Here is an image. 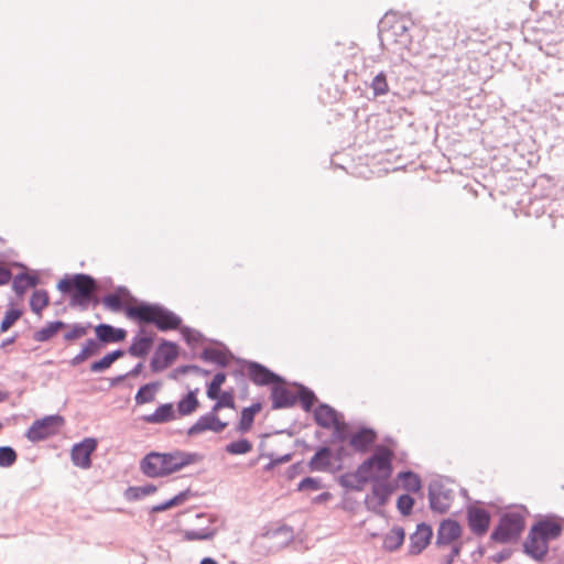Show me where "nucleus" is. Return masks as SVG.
Instances as JSON below:
<instances>
[{
  "label": "nucleus",
  "instance_id": "47",
  "mask_svg": "<svg viewBox=\"0 0 564 564\" xmlns=\"http://www.w3.org/2000/svg\"><path fill=\"white\" fill-rule=\"evenodd\" d=\"M225 449L231 455H243L252 449V443L247 438H239L227 444Z\"/></svg>",
  "mask_w": 564,
  "mask_h": 564
},
{
  "label": "nucleus",
  "instance_id": "57",
  "mask_svg": "<svg viewBox=\"0 0 564 564\" xmlns=\"http://www.w3.org/2000/svg\"><path fill=\"white\" fill-rule=\"evenodd\" d=\"M322 489L321 480L318 478L305 477L297 485V490H319Z\"/></svg>",
  "mask_w": 564,
  "mask_h": 564
},
{
  "label": "nucleus",
  "instance_id": "16",
  "mask_svg": "<svg viewBox=\"0 0 564 564\" xmlns=\"http://www.w3.org/2000/svg\"><path fill=\"white\" fill-rule=\"evenodd\" d=\"M227 425L228 423L221 421L217 415L204 414L187 430V435L195 436L206 431L221 433Z\"/></svg>",
  "mask_w": 564,
  "mask_h": 564
},
{
  "label": "nucleus",
  "instance_id": "58",
  "mask_svg": "<svg viewBox=\"0 0 564 564\" xmlns=\"http://www.w3.org/2000/svg\"><path fill=\"white\" fill-rule=\"evenodd\" d=\"M216 400L219 403V406L228 409L236 408L234 394L230 391H223Z\"/></svg>",
  "mask_w": 564,
  "mask_h": 564
},
{
  "label": "nucleus",
  "instance_id": "41",
  "mask_svg": "<svg viewBox=\"0 0 564 564\" xmlns=\"http://www.w3.org/2000/svg\"><path fill=\"white\" fill-rule=\"evenodd\" d=\"M416 497L422 499L425 496H397V509L402 517H409L413 513Z\"/></svg>",
  "mask_w": 564,
  "mask_h": 564
},
{
  "label": "nucleus",
  "instance_id": "62",
  "mask_svg": "<svg viewBox=\"0 0 564 564\" xmlns=\"http://www.w3.org/2000/svg\"><path fill=\"white\" fill-rule=\"evenodd\" d=\"M12 279V272L9 268L0 265V286L8 284Z\"/></svg>",
  "mask_w": 564,
  "mask_h": 564
},
{
  "label": "nucleus",
  "instance_id": "46",
  "mask_svg": "<svg viewBox=\"0 0 564 564\" xmlns=\"http://www.w3.org/2000/svg\"><path fill=\"white\" fill-rule=\"evenodd\" d=\"M192 496H172L170 499L164 500L161 503L152 506L150 513H156L161 511H165L173 507L181 506L185 501H187Z\"/></svg>",
  "mask_w": 564,
  "mask_h": 564
},
{
  "label": "nucleus",
  "instance_id": "60",
  "mask_svg": "<svg viewBox=\"0 0 564 564\" xmlns=\"http://www.w3.org/2000/svg\"><path fill=\"white\" fill-rule=\"evenodd\" d=\"M511 555H512V550L509 547H505V549L500 550L499 552H497L496 554L490 555L488 557V560L495 562L496 564H500V563L507 561L508 558H510Z\"/></svg>",
  "mask_w": 564,
  "mask_h": 564
},
{
  "label": "nucleus",
  "instance_id": "2",
  "mask_svg": "<svg viewBox=\"0 0 564 564\" xmlns=\"http://www.w3.org/2000/svg\"><path fill=\"white\" fill-rule=\"evenodd\" d=\"M200 459L197 453L174 451L170 453L150 452L140 463L142 473L149 477H162L194 464Z\"/></svg>",
  "mask_w": 564,
  "mask_h": 564
},
{
  "label": "nucleus",
  "instance_id": "25",
  "mask_svg": "<svg viewBox=\"0 0 564 564\" xmlns=\"http://www.w3.org/2000/svg\"><path fill=\"white\" fill-rule=\"evenodd\" d=\"M532 189L541 198L552 197L556 191V180L554 176L541 174L534 180Z\"/></svg>",
  "mask_w": 564,
  "mask_h": 564
},
{
  "label": "nucleus",
  "instance_id": "49",
  "mask_svg": "<svg viewBox=\"0 0 564 564\" xmlns=\"http://www.w3.org/2000/svg\"><path fill=\"white\" fill-rule=\"evenodd\" d=\"M17 458V452L11 446H0V467L12 466Z\"/></svg>",
  "mask_w": 564,
  "mask_h": 564
},
{
  "label": "nucleus",
  "instance_id": "42",
  "mask_svg": "<svg viewBox=\"0 0 564 564\" xmlns=\"http://www.w3.org/2000/svg\"><path fill=\"white\" fill-rule=\"evenodd\" d=\"M226 373L223 371L217 372L212 381L207 384L206 394L210 400H216L221 393V386L226 381Z\"/></svg>",
  "mask_w": 564,
  "mask_h": 564
},
{
  "label": "nucleus",
  "instance_id": "29",
  "mask_svg": "<svg viewBox=\"0 0 564 564\" xmlns=\"http://www.w3.org/2000/svg\"><path fill=\"white\" fill-rule=\"evenodd\" d=\"M397 480L406 494H421L422 480L420 476L412 470H404L398 474Z\"/></svg>",
  "mask_w": 564,
  "mask_h": 564
},
{
  "label": "nucleus",
  "instance_id": "59",
  "mask_svg": "<svg viewBox=\"0 0 564 564\" xmlns=\"http://www.w3.org/2000/svg\"><path fill=\"white\" fill-rule=\"evenodd\" d=\"M175 371H177L180 373H187V372L192 371V372H196L202 376H209V373H210L208 370L200 368L197 365H183V366L177 367Z\"/></svg>",
  "mask_w": 564,
  "mask_h": 564
},
{
  "label": "nucleus",
  "instance_id": "43",
  "mask_svg": "<svg viewBox=\"0 0 564 564\" xmlns=\"http://www.w3.org/2000/svg\"><path fill=\"white\" fill-rule=\"evenodd\" d=\"M23 312L20 308L11 306L6 312L1 323H0V333L8 332L22 316Z\"/></svg>",
  "mask_w": 564,
  "mask_h": 564
},
{
  "label": "nucleus",
  "instance_id": "64",
  "mask_svg": "<svg viewBox=\"0 0 564 564\" xmlns=\"http://www.w3.org/2000/svg\"><path fill=\"white\" fill-rule=\"evenodd\" d=\"M486 553V549L482 544H479L470 554L473 562L477 563Z\"/></svg>",
  "mask_w": 564,
  "mask_h": 564
},
{
  "label": "nucleus",
  "instance_id": "8",
  "mask_svg": "<svg viewBox=\"0 0 564 564\" xmlns=\"http://www.w3.org/2000/svg\"><path fill=\"white\" fill-rule=\"evenodd\" d=\"M522 553L538 563L545 562L550 542L535 531V527H530L529 533L521 544Z\"/></svg>",
  "mask_w": 564,
  "mask_h": 564
},
{
  "label": "nucleus",
  "instance_id": "38",
  "mask_svg": "<svg viewBox=\"0 0 564 564\" xmlns=\"http://www.w3.org/2000/svg\"><path fill=\"white\" fill-rule=\"evenodd\" d=\"M429 498L430 509L437 514H445L454 496H426Z\"/></svg>",
  "mask_w": 564,
  "mask_h": 564
},
{
  "label": "nucleus",
  "instance_id": "6",
  "mask_svg": "<svg viewBox=\"0 0 564 564\" xmlns=\"http://www.w3.org/2000/svg\"><path fill=\"white\" fill-rule=\"evenodd\" d=\"M469 503L466 506V520L470 532L476 536H484L490 527L491 513L480 500L471 501L470 496H463Z\"/></svg>",
  "mask_w": 564,
  "mask_h": 564
},
{
  "label": "nucleus",
  "instance_id": "5",
  "mask_svg": "<svg viewBox=\"0 0 564 564\" xmlns=\"http://www.w3.org/2000/svg\"><path fill=\"white\" fill-rule=\"evenodd\" d=\"M529 514L524 505H517L503 511L490 532V541L501 544L516 543L525 528V517Z\"/></svg>",
  "mask_w": 564,
  "mask_h": 564
},
{
  "label": "nucleus",
  "instance_id": "3",
  "mask_svg": "<svg viewBox=\"0 0 564 564\" xmlns=\"http://www.w3.org/2000/svg\"><path fill=\"white\" fill-rule=\"evenodd\" d=\"M57 290L69 296V305L79 307L82 311L88 308L93 303L97 305L99 299L96 293L99 289L97 280L86 273H76L74 275H65L56 285Z\"/></svg>",
  "mask_w": 564,
  "mask_h": 564
},
{
  "label": "nucleus",
  "instance_id": "31",
  "mask_svg": "<svg viewBox=\"0 0 564 564\" xmlns=\"http://www.w3.org/2000/svg\"><path fill=\"white\" fill-rule=\"evenodd\" d=\"M39 283V275L22 272L13 278L12 289L17 295L21 296L25 293L28 288H35Z\"/></svg>",
  "mask_w": 564,
  "mask_h": 564
},
{
  "label": "nucleus",
  "instance_id": "44",
  "mask_svg": "<svg viewBox=\"0 0 564 564\" xmlns=\"http://www.w3.org/2000/svg\"><path fill=\"white\" fill-rule=\"evenodd\" d=\"M90 327L91 324L89 322L75 323L70 326V329L64 334L63 338L65 341H75L85 336Z\"/></svg>",
  "mask_w": 564,
  "mask_h": 564
},
{
  "label": "nucleus",
  "instance_id": "45",
  "mask_svg": "<svg viewBox=\"0 0 564 564\" xmlns=\"http://www.w3.org/2000/svg\"><path fill=\"white\" fill-rule=\"evenodd\" d=\"M370 87L375 97L384 96L389 91L387 75L384 72H379L371 80Z\"/></svg>",
  "mask_w": 564,
  "mask_h": 564
},
{
  "label": "nucleus",
  "instance_id": "56",
  "mask_svg": "<svg viewBox=\"0 0 564 564\" xmlns=\"http://www.w3.org/2000/svg\"><path fill=\"white\" fill-rule=\"evenodd\" d=\"M359 502L355 499V496H341V500L336 505V508H340L347 512L355 513Z\"/></svg>",
  "mask_w": 564,
  "mask_h": 564
},
{
  "label": "nucleus",
  "instance_id": "63",
  "mask_svg": "<svg viewBox=\"0 0 564 564\" xmlns=\"http://www.w3.org/2000/svg\"><path fill=\"white\" fill-rule=\"evenodd\" d=\"M113 294H117V296H119V297L122 296V297H127L133 302H137V300L130 294V291L123 285L118 286Z\"/></svg>",
  "mask_w": 564,
  "mask_h": 564
},
{
  "label": "nucleus",
  "instance_id": "4",
  "mask_svg": "<svg viewBox=\"0 0 564 564\" xmlns=\"http://www.w3.org/2000/svg\"><path fill=\"white\" fill-rule=\"evenodd\" d=\"M126 315L140 324H152L160 332L176 330L183 326L181 316L159 303L141 301L126 307Z\"/></svg>",
  "mask_w": 564,
  "mask_h": 564
},
{
  "label": "nucleus",
  "instance_id": "23",
  "mask_svg": "<svg viewBox=\"0 0 564 564\" xmlns=\"http://www.w3.org/2000/svg\"><path fill=\"white\" fill-rule=\"evenodd\" d=\"M176 417L173 403L160 404L151 414L142 416V421L149 424H164Z\"/></svg>",
  "mask_w": 564,
  "mask_h": 564
},
{
  "label": "nucleus",
  "instance_id": "35",
  "mask_svg": "<svg viewBox=\"0 0 564 564\" xmlns=\"http://www.w3.org/2000/svg\"><path fill=\"white\" fill-rule=\"evenodd\" d=\"M295 386L297 387V393H295L297 401L305 412H310L315 402H317L316 394L304 384L295 383Z\"/></svg>",
  "mask_w": 564,
  "mask_h": 564
},
{
  "label": "nucleus",
  "instance_id": "15",
  "mask_svg": "<svg viewBox=\"0 0 564 564\" xmlns=\"http://www.w3.org/2000/svg\"><path fill=\"white\" fill-rule=\"evenodd\" d=\"M97 448V440L94 437H86L82 442L73 445L70 451V458L74 466L87 469L91 466V454Z\"/></svg>",
  "mask_w": 564,
  "mask_h": 564
},
{
  "label": "nucleus",
  "instance_id": "12",
  "mask_svg": "<svg viewBox=\"0 0 564 564\" xmlns=\"http://www.w3.org/2000/svg\"><path fill=\"white\" fill-rule=\"evenodd\" d=\"M177 356V344L163 339L151 358L150 368L153 372H161L169 368L175 361Z\"/></svg>",
  "mask_w": 564,
  "mask_h": 564
},
{
  "label": "nucleus",
  "instance_id": "14",
  "mask_svg": "<svg viewBox=\"0 0 564 564\" xmlns=\"http://www.w3.org/2000/svg\"><path fill=\"white\" fill-rule=\"evenodd\" d=\"M531 527H535V531L549 542L563 533L562 518L554 513L541 516Z\"/></svg>",
  "mask_w": 564,
  "mask_h": 564
},
{
  "label": "nucleus",
  "instance_id": "36",
  "mask_svg": "<svg viewBox=\"0 0 564 564\" xmlns=\"http://www.w3.org/2000/svg\"><path fill=\"white\" fill-rule=\"evenodd\" d=\"M217 530L214 528L205 527L198 530H184L183 531V540L184 541H210L216 535Z\"/></svg>",
  "mask_w": 564,
  "mask_h": 564
},
{
  "label": "nucleus",
  "instance_id": "20",
  "mask_svg": "<svg viewBox=\"0 0 564 564\" xmlns=\"http://www.w3.org/2000/svg\"><path fill=\"white\" fill-rule=\"evenodd\" d=\"M95 334L105 346L111 343H121L127 337L124 328L115 327L110 324L100 323L95 327Z\"/></svg>",
  "mask_w": 564,
  "mask_h": 564
},
{
  "label": "nucleus",
  "instance_id": "61",
  "mask_svg": "<svg viewBox=\"0 0 564 564\" xmlns=\"http://www.w3.org/2000/svg\"><path fill=\"white\" fill-rule=\"evenodd\" d=\"M155 490V487L145 486V487H128L124 494H152Z\"/></svg>",
  "mask_w": 564,
  "mask_h": 564
},
{
  "label": "nucleus",
  "instance_id": "10",
  "mask_svg": "<svg viewBox=\"0 0 564 564\" xmlns=\"http://www.w3.org/2000/svg\"><path fill=\"white\" fill-rule=\"evenodd\" d=\"M463 534L464 528L458 520L452 517L444 518L437 527L435 546L445 547L456 542H464Z\"/></svg>",
  "mask_w": 564,
  "mask_h": 564
},
{
  "label": "nucleus",
  "instance_id": "28",
  "mask_svg": "<svg viewBox=\"0 0 564 564\" xmlns=\"http://www.w3.org/2000/svg\"><path fill=\"white\" fill-rule=\"evenodd\" d=\"M200 358L204 361L213 362L218 367L226 368L234 356L228 349L219 350L216 348L207 347L204 348L200 352Z\"/></svg>",
  "mask_w": 564,
  "mask_h": 564
},
{
  "label": "nucleus",
  "instance_id": "13",
  "mask_svg": "<svg viewBox=\"0 0 564 564\" xmlns=\"http://www.w3.org/2000/svg\"><path fill=\"white\" fill-rule=\"evenodd\" d=\"M433 534V528L430 523L425 521L417 523L415 531L409 536L408 555H420L431 544Z\"/></svg>",
  "mask_w": 564,
  "mask_h": 564
},
{
  "label": "nucleus",
  "instance_id": "17",
  "mask_svg": "<svg viewBox=\"0 0 564 564\" xmlns=\"http://www.w3.org/2000/svg\"><path fill=\"white\" fill-rule=\"evenodd\" d=\"M272 410L289 409L296 404L297 397L284 383H274L271 387Z\"/></svg>",
  "mask_w": 564,
  "mask_h": 564
},
{
  "label": "nucleus",
  "instance_id": "50",
  "mask_svg": "<svg viewBox=\"0 0 564 564\" xmlns=\"http://www.w3.org/2000/svg\"><path fill=\"white\" fill-rule=\"evenodd\" d=\"M180 332L187 345H194L204 339V336L200 332L193 329L189 326H182Z\"/></svg>",
  "mask_w": 564,
  "mask_h": 564
},
{
  "label": "nucleus",
  "instance_id": "9",
  "mask_svg": "<svg viewBox=\"0 0 564 564\" xmlns=\"http://www.w3.org/2000/svg\"><path fill=\"white\" fill-rule=\"evenodd\" d=\"M248 371L249 379L256 384L260 387L264 386H273L274 383H285V380L280 375L275 373L264 365L246 359H238Z\"/></svg>",
  "mask_w": 564,
  "mask_h": 564
},
{
  "label": "nucleus",
  "instance_id": "11",
  "mask_svg": "<svg viewBox=\"0 0 564 564\" xmlns=\"http://www.w3.org/2000/svg\"><path fill=\"white\" fill-rule=\"evenodd\" d=\"M386 22H381L379 32L380 39L383 42L384 40H393L395 44H398L402 48L411 50V34L410 28L412 26L411 22L405 20H397L393 24H391L388 29L384 26Z\"/></svg>",
  "mask_w": 564,
  "mask_h": 564
},
{
  "label": "nucleus",
  "instance_id": "22",
  "mask_svg": "<svg viewBox=\"0 0 564 564\" xmlns=\"http://www.w3.org/2000/svg\"><path fill=\"white\" fill-rule=\"evenodd\" d=\"M405 530L401 525H393L391 530L383 535L382 549L386 552H397L405 541Z\"/></svg>",
  "mask_w": 564,
  "mask_h": 564
},
{
  "label": "nucleus",
  "instance_id": "52",
  "mask_svg": "<svg viewBox=\"0 0 564 564\" xmlns=\"http://www.w3.org/2000/svg\"><path fill=\"white\" fill-rule=\"evenodd\" d=\"M267 534H270L271 536H278L282 534L288 535L283 542V546H288L294 541L293 528L289 524H281L269 531Z\"/></svg>",
  "mask_w": 564,
  "mask_h": 564
},
{
  "label": "nucleus",
  "instance_id": "24",
  "mask_svg": "<svg viewBox=\"0 0 564 564\" xmlns=\"http://www.w3.org/2000/svg\"><path fill=\"white\" fill-rule=\"evenodd\" d=\"M143 333L144 330L140 329L139 334L132 338V343L128 348V352L132 357L144 358L152 349L153 337L150 335L141 336Z\"/></svg>",
  "mask_w": 564,
  "mask_h": 564
},
{
  "label": "nucleus",
  "instance_id": "37",
  "mask_svg": "<svg viewBox=\"0 0 564 564\" xmlns=\"http://www.w3.org/2000/svg\"><path fill=\"white\" fill-rule=\"evenodd\" d=\"M392 496H365V506L380 517H384L383 507L390 501Z\"/></svg>",
  "mask_w": 564,
  "mask_h": 564
},
{
  "label": "nucleus",
  "instance_id": "19",
  "mask_svg": "<svg viewBox=\"0 0 564 564\" xmlns=\"http://www.w3.org/2000/svg\"><path fill=\"white\" fill-rule=\"evenodd\" d=\"M377 440V433L371 427H360L356 433L350 435L349 444L355 451L366 453Z\"/></svg>",
  "mask_w": 564,
  "mask_h": 564
},
{
  "label": "nucleus",
  "instance_id": "33",
  "mask_svg": "<svg viewBox=\"0 0 564 564\" xmlns=\"http://www.w3.org/2000/svg\"><path fill=\"white\" fill-rule=\"evenodd\" d=\"M160 387V381H153L141 386L134 395L135 403L141 405L152 402L155 399V393Z\"/></svg>",
  "mask_w": 564,
  "mask_h": 564
},
{
  "label": "nucleus",
  "instance_id": "7",
  "mask_svg": "<svg viewBox=\"0 0 564 564\" xmlns=\"http://www.w3.org/2000/svg\"><path fill=\"white\" fill-rule=\"evenodd\" d=\"M63 424L64 419L59 414L47 415L35 420L26 431L25 436L32 443L44 441L55 435Z\"/></svg>",
  "mask_w": 564,
  "mask_h": 564
},
{
  "label": "nucleus",
  "instance_id": "21",
  "mask_svg": "<svg viewBox=\"0 0 564 564\" xmlns=\"http://www.w3.org/2000/svg\"><path fill=\"white\" fill-rule=\"evenodd\" d=\"M102 347L104 345L97 336L95 338H88L82 345L80 351L68 361L69 366L77 367L82 365L90 357L96 356Z\"/></svg>",
  "mask_w": 564,
  "mask_h": 564
},
{
  "label": "nucleus",
  "instance_id": "40",
  "mask_svg": "<svg viewBox=\"0 0 564 564\" xmlns=\"http://www.w3.org/2000/svg\"><path fill=\"white\" fill-rule=\"evenodd\" d=\"M457 20L452 12H438L435 21V28L440 31H456Z\"/></svg>",
  "mask_w": 564,
  "mask_h": 564
},
{
  "label": "nucleus",
  "instance_id": "30",
  "mask_svg": "<svg viewBox=\"0 0 564 564\" xmlns=\"http://www.w3.org/2000/svg\"><path fill=\"white\" fill-rule=\"evenodd\" d=\"M261 409L262 404L260 402H254L251 405L243 408L240 413V420L236 430L240 433L249 432L254 422L256 414L259 413Z\"/></svg>",
  "mask_w": 564,
  "mask_h": 564
},
{
  "label": "nucleus",
  "instance_id": "39",
  "mask_svg": "<svg viewBox=\"0 0 564 564\" xmlns=\"http://www.w3.org/2000/svg\"><path fill=\"white\" fill-rule=\"evenodd\" d=\"M50 304V296L45 290H35L30 297L32 312L40 314Z\"/></svg>",
  "mask_w": 564,
  "mask_h": 564
},
{
  "label": "nucleus",
  "instance_id": "53",
  "mask_svg": "<svg viewBox=\"0 0 564 564\" xmlns=\"http://www.w3.org/2000/svg\"><path fill=\"white\" fill-rule=\"evenodd\" d=\"M113 364V360L108 355V352L101 357L99 360H95L90 364L89 370L93 373H100L109 369Z\"/></svg>",
  "mask_w": 564,
  "mask_h": 564
},
{
  "label": "nucleus",
  "instance_id": "55",
  "mask_svg": "<svg viewBox=\"0 0 564 564\" xmlns=\"http://www.w3.org/2000/svg\"><path fill=\"white\" fill-rule=\"evenodd\" d=\"M451 547V551L447 555H445L440 564H453L456 560V557H458L462 553V550H463V546H464V542H456V543H453V544H449L448 545Z\"/></svg>",
  "mask_w": 564,
  "mask_h": 564
},
{
  "label": "nucleus",
  "instance_id": "34",
  "mask_svg": "<svg viewBox=\"0 0 564 564\" xmlns=\"http://www.w3.org/2000/svg\"><path fill=\"white\" fill-rule=\"evenodd\" d=\"M196 393L197 390H191L177 402V412L180 415H189L196 411L199 406Z\"/></svg>",
  "mask_w": 564,
  "mask_h": 564
},
{
  "label": "nucleus",
  "instance_id": "54",
  "mask_svg": "<svg viewBox=\"0 0 564 564\" xmlns=\"http://www.w3.org/2000/svg\"><path fill=\"white\" fill-rule=\"evenodd\" d=\"M332 427H333V434H332L333 441L345 442L348 437H350L348 434V427H347L346 423L340 422L338 420V421H336V423L334 425H332Z\"/></svg>",
  "mask_w": 564,
  "mask_h": 564
},
{
  "label": "nucleus",
  "instance_id": "27",
  "mask_svg": "<svg viewBox=\"0 0 564 564\" xmlns=\"http://www.w3.org/2000/svg\"><path fill=\"white\" fill-rule=\"evenodd\" d=\"M311 471H326L332 467V449L321 446L308 462Z\"/></svg>",
  "mask_w": 564,
  "mask_h": 564
},
{
  "label": "nucleus",
  "instance_id": "26",
  "mask_svg": "<svg viewBox=\"0 0 564 564\" xmlns=\"http://www.w3.org/2000/svg\"><path fill=\"white\" fill-rule=\"evenodd\" d=\"M314 420L318 426L329 429L338 421V413L333 406L321 403L314 410Z\"/></svg>",
  "mask_w": 564,
  "mask_h": 564
},
{
  "label": "nucleus",
  "instance_id": "32",
  "mask_svg": "<svg viewBox=\"0 0 564 564\" xmlns=\"http://www.w3.org/2000/svg\"><path fill=\"white\" fill-rule=\"evenodd\" d=\"M66 327H68V324L61 319L48 322L44 327L33 334V339L37 343L48 341L57 332Z\"/></svg>",
  "mask_w": 564,
  "mask_h": 564
},
{
  "label": "nucleus",
  "instance_id": "1",
  "mask_svg": "<svg viewBox=\"0 0 564 564\" xmlns=\"http://www.w3.org/2000/svg\"><path fill=\"white\" fill-rule=\"evenodd\" d=\"M392 449L379 445L355 471V478L360 476L373 482L371 494H393L394 487L389 482L392 473Z\"/></svg>",
  "mask_w": 564,
  "mask_h": 564
},
{
  "label": "nucleus",
  "instance_id": "51",
  "mask_svg": "<svg viewBox=\"0 0 564 564\" xmlns=\"http://www.w3.org/2000/svg\"><path fill=\"white\" fill-rule=\"evenodd\" d=\"M102 303L106 307H108L109 310H111L113 312H120V311L126 312L127 306L123 304L121 299L119 296H117V294H113V293L106 294L102 297Z\"/></svg>",
  "mask_w": 564,
  "mask_h": 564
},
{
  "label": "nucleus",
  "instance_id": "48",
  "mask_svg": "<svg viewBox=\"0 0 564 564\" xmlns=\"http://www.w3.org/2000/svg\"><path fill=\"white\" fill-rule=\"evenodd\" d=\"M366 482H369L368 478H362L360 476H357L355 478V473L354 474H346V475H343L340 477V484L345 488L355 489L356 491L362 490L364 489L362 485L366 484Z\"/></svg>",
  "mask_w": 564,
  "mask_h": 564
},
{
  "label": "nucleus",
  "instance_id": "18",
  "mask_svg": "<svg viewBox=\"0 0 564 564\" xmlns=\"http://www.w3.org/2000/svg\"><path fill=\"white\" fill-rule=\"evenodd\" d=\"M458 488L459 494H468V491L459 487L455 480L449 477L435 475L432 476L427 485V494L430 495H448L454 494Z\"/></svg>",
  "mask_w": 564,
  "mask_h": 564
}]
</instances>
